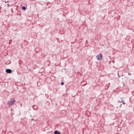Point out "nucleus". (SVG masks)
Returning <instances> with one entry per match:
<instances>
[{"label":"nucleus","mask_w":134,"mask_h":134,"mask_svg":"<svg viewBox=\"0 0 134 134\" xmlns=\"http://www.w3.org/2000/svg\"><path fill=\"white\" fill-rule=\"evenodd\" d=\"M16 102V100L14 98H13L11 100L8 101L7 103V104L9 107L13 105Z\"/></svg>","instance_id":"nucleus-1"},{"label":"nucleus","mask_w":134,"mask_h":134,"mask_svg":"<svg viewBox=\"0 0 134 134\" xmlns=\"http://www.w3.org/2000/svg\"><path fill=\"white\" fill-rule=\"evenodd\" d=\"M102 54L101 53L99 54V55H98L96 57L97 60H100L102 59Z\"/></svg>","instance_id":"nucleus-2"},{"label":"nucleus","mask_w":134,"mask_h":134,"mask_svg":"<svg viewBox=\"0 0 134 134\" xmlns=\"http://www.w3.org/2000/svg\"><path fill=\"white\" fill-rule=\"evenodd\" d=\"M32 108L34 110H36L38 109V107L36 105H34L32 106Z\"/></svg>","instance_id":"nucleus-3"},{"label":"nucleus","mask_w":134,"mask_h":134,"mask_svg":"<svg viewBox=\"0 0 134 134\" xmlns=\"http://www.w3.org/2000/svg\"><path fill=\"white\" fill-rule=\"evenodd\" d=\"M6 72L7 73L10 74L12 72V71L11 70L9 69H8L6 70Z\"/></svg>","instance_id":"nucleus-4"},{"label":"nucleus","mask_w":134,"mask_h":134,"mask_svg":"<svg viewBox=\"0 0 134 134\" xmlns=\"http://www.w3.org/2000/svg\"><path fill=\"white\" fill-rule=\"evenodd\" d=\"M46 5L48 6V8H49L51 6L52 4L51 2H48L46 3Z\"/></svg>","instance_id":"nucleus-5"},{"label":"nucleus","mask_w":134,"mask_h":134,"mask_svg":"<svg viewBox=\"0 0 134 134\" xmlns=\"http://www.w3.org/2000/svg\"><path fill=\"white\" fill-rule=\"evenodd\" d=\"M54 134H60V132L58 130H56L54 131Z\"/></svg>","instance_id":"nucleus-6"},{"label":"nucleus","mask_w":134,"mask_h":134,"mask_svg":"<svg viewBox=\"0 0 134 134\" xmlns=\"http://www.w3.org/2000/svg\"><path fill=\"white\" fill-rule=\"evenodd\" d=\"M21 9L23 10H25L26 9V8L25 7H22Z\"/></svg>","instance_id":"nucleus-7"},{"label":"nucleus","mask_w":134,"mask_h":134,"mask_svg":"<svg viewBox=\"0 0 134 134\" xmlns=\"http://www.w3.org/2000/svg\"><path fill=\"white\" fill-rule=\"evenodd\" d=\"M122 103V104H125V103L124 102V101L123 100H121V101L120 102V103Z\"/></svg>","instance_id":"nucleus-8"},{"label":"nucleus","mask_w":134,"mask_h":134,"mask_svg":"<svg viewBox=\"0 0 134 134\" xmlns=\"http://www.w3.org/2000/svg\"><path fill=\"white\" fill-rule=\"evenodd\" d=\"M14 9H16L17 10H18V7L17 6H15V7H14Z\"/></svg>","instance_id":"nucleus-9"},{"label":"nucleus","mask_w":134,"mask_h":134,"mask_svg":"<svg viewBox=\"0 0 134 134\" xmlns=\"http://www.w3.org/2000/svg\"><path fill=\"white\" fill-rule=\"evenodd\" d=\"M86 82V81H82L81 82V85H82V83H84V84H85V83Z\"/></svg>","instance_id":"nucleus-10"},{"label":"nucleus","mask_w":134,"mask_h":134,"mask_svg":"<svg viewBox=\"0 0 134 134\" xmlns=\"http://www.w3.org/2000/svg\"><path fill=\"white\" fill-rule=\"evenodd\" d=\"M85 83L83 85H82V86H85L87 84V83L86 82H85Z\"/></svg>","instance_id":"nucleus-11"},{"label":"nucleus","mask_w":134,"mask_h":134,"mask_svg":"<svg viewBox=\"0 0 134 134\" xmlns=\"http://www.w3.org/2000/svg\"><path fill=\"white\" fill-rule=\"evenodd\" d=\"M119 71H118V76H119V77H120V76L119 75Z\"/></svg>","instance_id":"nucleus-12"},{"label":"nucleus","mask_w":134,"mask_h":134,"mask_svg":"<svg viewBox=\"0 0 134 134\" xmlns=\"http://www.w3.org/2000/svg\"><path fill=\"white\" fill-rule=\"evenodd\" d=\"M7 5L8 7H9L10 6H12V5H9V4H7Z\"/></svg>","instance_id":"nucleus-13"},{"label":"nucleus","mask_w":134,"mask_h":134,"mask_svg":"<svg viewBox=\"0 0 134 134\" xmlns=\"http://www.w3.org/2000/svg\"><path fill=\"white\" fill-rule=\"evenodd\" d=\"M61 85H64V82H62L61 83Z\"/></svg>","instance_id":"nucleus-14"},{"label":"nucleus","mask_w":134,"mask_h":134,"mask_svg":"<svg viewBox=\"0 0 134 134\" xmlns=\"http://www.w3.org/2000/svg\"><path fill=\"white\" fill-rule=\"evenodd\" d=\"M128 75H131V73H128Z\"/></svg>","instance_id":"nucleus-15"},{"label":"nucleus","mask_w":134,"mask_h":134,"mask_svg":"<svg viewBox=\"0 0 134 134\" xmlns=\"http://www.w3.org/2000/svg\"><path fill=\"white\" fill-rule=\"evenodd\" d=\"M11 11H12V13H13V9H12V8H11Z\"/></svg>","instance_id":"nucleus-16"},{"label":"nucleus","mask_w":134,"mask_h":134,"mask_svg":"<svg viewBox=\"0 0 134 134\" xmlns=\"http://www.w3.org/2000/svg\"><path fill=\"white\" fill-rule=\"evenodd\" d=\"M122 105V104H121L120 106V107H121V106Z\"/></svg>","instance_id":"nucleus-17"},{"label":"nucleus","mask_w":134,"mask_h":134,"mask_svg":"<svg viewBox=\"0 0 134 134\" xmlns=\"http://www.w3.org/2000/svg\"><path fill=\"white\" fill-rule=\"evenodd\" d=\"M31 120H34V119H31Z\"/></svg>","instance_id":"nucleus-18"},{"label":"nucleus","mask_w":134,"mask_h":134,"mask_svg":"<svg viewBox=\"0 0 134 134\" xmlns=\"http://www.w3.org/2000/svg\"><path fill=\"white\" fill-rule=\"evenodd\" d=\"M20 105H21V106H22V104H20Z\"/></svg>","instance_id":"nucleus-19"},{"label":"nucleus","mask_w":134,"mask_h":134,"mask_svg":"<svg viewBox=\"0 0 134 134\" xmlns=\"http://www.w3.org/2000/svg\"><path fill=\"white\" fill-rule=\"evenodd\" d=\"M118 102H120V101H119H119H118Z\"/></svg>","instance_id":"nucleus-20"},{"label":"nucleus","mask_w":134,"mask_h":134,"mask_svg":"<svg viewBox=\"0 0 134 134\" xmlns=\"http://www.w3.org/2000/svg\"><path fill=\"white\" fill-rule=\"evenodd\" d=\"M29 110H30V109H29Z\"/></svg>","instance_id":"nucleus-21"},{"label":"nucleus","mask_w":134,"mask_h":134,"mask_svg":"<svg viewBox=\"0 0 134 134\" xmlns=\"http://www.w3.org/2000/svg\"><path fill=\"white\" fill-rule=\"evenodd\" d=\"M35 121H36V120H35Z\"/></svg>","instance_id":"nucleus-22"}]
</instances>
